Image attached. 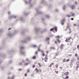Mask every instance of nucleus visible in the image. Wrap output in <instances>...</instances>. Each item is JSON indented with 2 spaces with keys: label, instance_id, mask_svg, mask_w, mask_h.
<instances>
[{
  "label": "nucleus",
  "instance_id": "49530a36",
  "mask_svg": "<svg viewBox=\"0 0 79 79\" xmlns=\"http://www.w3.org/2000/svg\"><path fill=\"white\" fill-rule=\"evenodd\" d=\"M26 61H28V60H29V59H26Z\"/></svg>",
  "mask_w": 79,
  "mask_h": 79
},
{
  "label": "nucleus",
  "instance_id": "6e6d98bb",
  "mask_svg": "<svg viewBox=\"0 0 79 79\" xmlns=\"http://www.w3.org/2000/svg\"><path fill=\"white\" fill-rule=\"evenodd\" d=\"M69 31H71V28H69Z\"/></svg>",
  "mask_w": 79,
  "mask_h": 79
},
{
  "label": "nucleus",
  "instance_id": "0e129e2a",
  "mask_svg": "<svg viewBox=\"0 0 79 79\" xmlns=\"http://www.w3.org/2000/svg\"><path fill=\"white\" fill-rule=\"evenodd\" d=\"M23 62H25V61H23Z\"/></svg>",
  "mask_w": 79,
  "mask_h": 79
},
{
  "label": "nucleus",
  "instance_id": "0eeeda50",
  "mask_svg": "<svg viewBox=\"0 0 79 79\" xmlns=\"http://www.w3.org/2000/svg\"><path fill=\"white\" fill-rule=\"evenodd\" d=\"M45 61L46 62H47V60H48V58L47 57H45L44 59Z\"/></svg>",
  "mask_w": 79,
  "mask_h": 79
},
{
  "label": "nucleus",
  "instance_id": "72a5a7b5",
  "mask_svg": "<svg viewBox=\"0 0 79 79\" xmlns=\"http://www.w3.org/2000/svg\"><path fill=\"white\" fill-rule=\"evenodd\" d=\"M77 47L78 49H79V44L77 45Z\"/></svg>",
  "mask_w": 79,
  "mask_h": 79
},
{
  "label": "nucleus",
  "instance_id": "b1692460",
  "mask_svg": "<svg viewBox=\"0 0 79 79\" xmlns=\"http://www.w3.org/2000/svg\"><path fill=\"white\" fill-rule=\"evenodd\" d=\"M55 73H56V74H58V73H59V72L58 71H55Z\"/></svg>",
  "mask_w": 79,
  "mask_h": 79
},
{
  "label": "nucleus",
  "instance_id": "c9c22d12",
  "mask_svg": "<svg viewBox=\"0 0 79 79\" xmlns=\"http://www.w3.org/2000/svg\"><path fill=\"white\" fill-rule=\"evenodd\" d=\"M55 44H57V41H55Z\"/></svg>",
  "mask_w": 79,
  "mask_h": 79
},
{
  "label": "nucleus",
  "instance_id": "5fc2aeb1",
  "mask_svg": "<svg viewBox=\"0 0 79 79\" xmlns=\"http://www.w3.org/2000/svg\"><path fill=\"white\" fill-rule=\"evenodd\" d=\"M8 79H10V77H8Z\"/></svg>",
  "mask_w": 79,
  "mask_h": 79
},
{
  "label": "nucleus",
  "instance_id": "de8ad7c7",
  "mask_svg": "<svg viewBox=\"0 0 79 79\" xmlns=\"http://www.w3.org/2000/svg\"><path fill=\"white\" fill-rule=\"evenodd\" d=\"M73 25L74 26H76V24H74Z\"/></svg>",
  "mask_w": 79,
  "mask_h": 79
},
{
  "label": "nucleus",
  "instance_id": "20e7f679",
  "mask_svg": "<svg viewBox=\"0 0 79 79\" xmlns=\"http://www.w3.org/2000/svg\"><path fill=\"white\" fill-rule=\"evenodd\" d=\"M42 72V70H41V69H39L38 70V71H36V73H41Z\"/></svg>",
  "mask_w": 79,
  "mask_h": 79
},
{
  "label": "nucleus",
  "instance_id": "603ef678",
  "mask_svg": "<svg viewBox=\"0 0 79 79\" xmlns=\"http://www.w3.org/2000/svg\"><path fill=\"white\" fill-rule=\"evenodd\" d=\"M8 13L9 15H10V12H9Z\"/></svg>",
  "mask_w": 79,
  "mask_h": 79
},
{
  "label": "nucleus",
  "instance_id": "680f3d73",
  "mask_svg": "<svg viewBox=\"0 0 79 79\" xmlns=\"http://www.w3.org/2000/svg\"><path fill=\"white\" fill-rule=\"evenodd\" d=\"M41 52H44V51H41Z\"/></svg>",
  "mask_w": 79,
  "mask_h": 79
},
{
  "label": "nucleus",
  "instance_id": "cd10ccee",
  "mask_svg": "<svg viewBox=\"0 0 79 79\" xmlns=\"http://www.w3.org/2000/svg\"><path fill=\"white\" fill-rule=\"evenodd\" d=\"M33 47H34V48L35 47H37V46L35 45H34L33 46Z\"/></svg>",
  "mask_w": 79,
  "mask_h": 79
},
{
  "label": "nucleus",
  "instance_id": "ddd939ff",
  "mask_svg": "<svg viewBox=\"0 0 79 79\" xmlns=\"http://www.w3.org/2000/svg\"><path fill=\"white\" fill-rule=\"evenodd\" d=\"M57 42L58 43H61V41L59 39L57 40Z\"/></svg>",
  "mask_w": 79,
  "mask_h": 79
},
{
  "label": "nucleus",
  "instance_id": "423d86ee",
  "mask_svg": "<svg viewBox=\"0 0 79 79\" xmlns=\"http://www.w3.org/2000/svg\"><path fill=\"white\" fill-rule=\"evenodd\" d=\"M50 49L51 50H55V48L53 47H52L50 48Z\"/></svg>",
  "mask_w": 79,
  "mask_h": 79
},
{
  "label": "nucleus",
  "instance_id": "4468645a",
  "mask_svg": "<svg viewBox=\"0 0 79 79\" xmlns=\"http://www.w3.org/2000/svg\"><path fill=\"white\" fill-rule=\"evenodd\" d=\"M38 64L40 67H41L42 66L41 64H40V63H38Z\"/></svg>",
  "mask_w": 79,
  "mask_h": 79
},
{
  "label": "nucleus",
  "instance_id": "39448f33",
  "mask_svg": "<svg viewBox=\"0 0 79 79\" xmlns=\"http://www.w3.org/2000/svg\"><path fill=\"white\" fill-rule=\"evenodd\" d=\"M67 28H68V29H69L70 27V26H69V23H68L67 24Z\"/></svg>",
  "mask_w": 79,
  "mask_h": 79
},
{
  "label": "nucleus",
  "instance_id": "864d4df0",
  "mask_svg": "<svg viewBox=\"0 0 79 79\" xmlns=\"http://www.w3.org/2000/svg\"><path fill=\"white\" fill-rule=\"evenodd\" d=\"M71 55H72L71 54H70L69 55V56H71Z\"/></svg>",
  "mask_w": 79,
  "mask_h": 79
},
{
  "label": "nucleus",
  "instance_id": "7c9ffc66",
  "mask_svg": "<svg viewBox=\"0 0 79 79\" xmlns=\"http://www.w3.org/2000/svg\"><path fill=\"white\" fill-rule=\"evenodd\" d=\"M75 56L76 57V56H77V53H76L75 54Z\"/></svg>",
  "mask_w": 79,
  "mask_h": 79
},
{
  "label": "nucleus",
  "instance_id": "393cba45",
  "mask_svg": "<svg viewBox=\"0 0 79 79\" xmlns=\"http://www.w3.org/2000/svg\"><path fill=\"white\" fill-rule=\"evenodd\" d=\"M29 72H30V70L29 69H27V73H29Z\"/></svg>",
  "mask_w": 79,
  "mask_h": 79
},
{
  "label": "nucleus",
  "instance_id": "dca6fc26",
  "mask_svg": "<svg viewBox=\"0 0 79 79\" xmlns=\"http://www.w3.org/2000/svg\"><path fill=\"white\" fill-rule=\"evenodd\" d=\"M64 21H65V19H64L61 20V22H64Z\"/></svg>",
  "mask_w": 79,
  "mask_h": 79
},
{
  "label": "nucleus",
  "instance_id": "69168bd1",
  "mask_svg": "<svg viewBox=\"0 0 79 79\" xmlns=\"http://www.w3.org/2000/svg\"><path fill=\"white\" fill-rule=\"evenodd\" d=\"M63 76H64V75H63L62 76V77H63Z\"/></svg>",
  "mask_w": 79,
  "mask_h": 79
},
{
  "label": "nucleus",
  "instance_id": "09e8293b",
  "mask_svg": "<svg viewBox=\"0 0 79 79\" xmlns=\"http://www.w3.org/2000/svg\"><path fill=\"white\" fill-rule=\"evenodd\" d=\"M71 19V20H74V19H73V18H72Z\"/></svg>",
  "mask_w": 79,
  "mask_h": 79
},
{
  "label": "nucleus",
  "instance_id": "13d9d810",
  "mask_svg": "<svg viewBox=\"0 0 79 79\" xmlns=\"http://www.w3.org/2000/svg\"><path fill=\"white\" fill-rule=\"evenodd\" d=\"M42 59L43 60H44V59L43 58H42Z\"/></svg>",
  "mask_w": 79,
  "mask_h": 79
},
{
  "label": "nucleus",
  "instance_id": "f3484780",
  "mask_svg": "<svg viewBox=\"0 0 79 79\" xmlns=\"http://www.w3.org/2000/svg\"><path fill=\"white\" fill-rule=\"evenodd\" d=\"M74 5H73L72 7V9L73 10V9H74Z\"/></svg>",
  "mask_w": 79,
  "mask_h": 79
},
{
  "label": "nucleus",
  "instance_id": "bf43d9fd",
  "mask_svg": "<svg viewBox=\"0 0 79 79\" xmlns=\"http://www.w3.org/2000/svg\"><path fill=\"white\" fill-rule=\"evenodd\" d=\"M73 51H74V50H75V49H73Z\"/></svg>",
  "mask_w": 79,
  "mask_h": 79
},
{
  "label": "nucleus",
  "instance_id": "5701e85b",
  "mask_svg": "<svg viewBox=\"0 0 79 79\" xmlns=\"http://www.w3.org/2000/svg\"><path fill=\"white\" fill-rule=\"evenodd\" d=\"M56 37L57 38H60V36L57 35L56 36Z\"/></svg>",
  "mask_w": 79,
  "mask_h": 79
},
{
  "label": "nucleus",
  "instance_id": "2eb2a0df",
  "mask_svg": "<svg viewBox=\"0 0 79 79\" xmlns=\"http://www.w3.org/2000/svg\"><path fill=\"white\" fill-rule=\"evenodd\" d=\"M55 67L56 68H58V64H57L56 65Z\"/></svg>",
  "mask_w": 79,
  "mask_h": 79
},
{
  "label": "nucleus",
  "instance_id": "f03ea898",
  "mask_svg": "<svg viewBox=\"0 0 79 79\" xmlns=\"http://www.w3.org/2000/svg\"><path fill=\"white\" fill-rule=\"evenodd\" d=\"M69 74V73L68 72H65L64 73V75L65 76H68Z\"/></svg>",
  "mask_w": 79,
  "mask_h": 79
},
{
  "label": "nucleus",
  "instance_id": "9d476101",
  "mask_svg": "<svg viewBox=\"0 0 79 79\" xmlns=\"http://www.w3.org/2000/svg\"><path fill=\"white\" fill-rule=\"evenodd\" d=\"M79 66H77L75 68V70L77 71L78 69V68H79Z\"/></svg>",
  "mask_w": 79,
  "mask_h": 79
},
{
  "label": "nucleus",
  "instance_id": "052dcab7",
  "mask_svg": "<svg viewBox=\"0 0 79 79\" xmlns=\"http://www.w3.org/2000/svg\"><path fill=\"white\" fill-rule=\"evenodd\" d=\"M10 29H11V28H9L8 30H10Z\"/></svg>",
  "mask_w": 79,
  "mask_h": 79
},
{
  "label": "nucleus",
  "instance_id": "774afa93",
  "mask_svg": "<svg viewBox=\"0 0 79 79\" xmlns=\"http://www.w3.org/2000/svg\"><path fill=\"white\" fill-rule=\"evenodd\" d=\"M78 27H79V25H78Z\"/></svg>",
  "mask_w": 79,
  "mask_h": 79
},
{
  "label": "nucleus",
  "instance_id": "7ed1b4c3",
  "mask_svg": "<svg viewBox=\"0 0 79 79\" xmlns=\"http://www.w3.org/2000/svg\"><path fill=\"white\" fill-rule=\"evenodd\" d=\"M64 45H63V44H62L60 46V49H62V48H63L64 47Z\"/></svg>",
  "mask_w": 79,
  "mask_h": 79
},
{
  "label": "nucleus",
  "instance_id": "3c124183",
  "mask_svg": "<svg viewBox=\"0 0 79 79\" xmlns=\"http://www.w3.org/2000/svg\"><path fill=\"white\" fill-rule=\"evenodd\" d=\"M75 3H76L77 4V2H75Z\"/></svg>",
  "mask_w": 79,
  "mask_h": 79
},
{
  "label": "nucleus",
  "instance_id": "a18cd8bd",
  "mask_svg": "<svg viewBox=\"0 0 79 79\" xmlns=\"http://www.w3.org/2000/svg\"><path fill=\"white\" fill-rule=\"evenodd\" d=\"M20 65H22V63H20Z\"/></svg>",
  "mask_w": 79,
  "mask_h": 79
},
{
  "label": "nucleus",
  "instance_id": "338daca9",
  "mask_svg": "<svg viewBox=\"0 0 79 79\" xmlns=\"http://www.w3.org/2000/svg\"><path fill=\"white\" fill-rule=\"evenodd\" d=\"M46 56L47 57V55H46Z\"/></svg>",
  "mask_w": 79,
  "mask_h": 79
},
{
  "label": "nucleus",
  "instance_id": "f257e3e1",
  "mask_svg": "<svg viewBox=\"0 0 79 79\" xmlns=\"http://www.w3.org/2000/svg\"><path fill=\"white\" fill-rule=\"evenodd\" d=\"M71 39V37H67L66 38V40H65V42H69V41L70 40V39Z\"/></svg>",
  "mask_w": 79,
  "mask_h": 79
},
{
  "label": "nucleus",
  "instance_id": "c03bdc74",
  "mask_svg": "<svg viewBox=\"0 0 79 79\" xmlns=\"http://www.w3.org/2000/svg\"><path fill=\"white\" fill-rule=\"evenodd\" d=\"M38 51H40V48H38Z\"/></svg>",
  "mask_w": 79,
  "mask_h": 79
},
{
  "label": "nucleus",
  "instance_id": "f8f14e48",
  "mask_svg": "<svg viewBox=\"0 0 79 79\" xmlns=\"http://www.w3.org/2000/svg\"><path fill=\"white\" fill-rule=\"evenodd\" d=\"M76 64H77V65L79 66V61L77 62Z\"/></svg>",
  "mask_w": 79,
  "mask_h": 79
},
{
  "label": "nucleus",
  "instance_id": "9b49d317",
  "mask_svg": "<svg viewBox=\"0 0 79 79\" xmlns=\"http://www.w3.org/2000/svg\"><path fill=\"white\" fill-rule=\"evenodd\" d=\"M54 64V63H52L49 66V67H52V65H53Z\"/></svg>",
  "mask_w": 79,
  "mask_h": 79
},
{
  "label": "nucleus",
  "instance_id": "79ce46f5",
  "mask_svg": "<svg viewBox=\"0 0 79 79\" xmlns=\"http://www.w3.org/2000/svg\"><path fill=\"white\" fill-rule=\"evenodd\" d=\"M50 39V38H48L46 39V40H48Z\"/></svg>",
  "mask_w": 79,
  "mask_h": 79
},
{
  "label": "nucleus",
  "instance_id": "2f4dec72",
  "mask_svg": "<svg viewBox=\"0 0 79 79\" xmlns=\"http://www.w3.org/2000/svg\"><path fill=\"white\" fill-rule=\"evenodd\" d=\"M70 60L69 59H67L66 60V61L67 62H68Z\"/></svg>",
  "mask_w": 79,
  "mask_h": 79
},
{
  "label": "nucleus",
  "instance_id": "f704fd0d",
  "mask_svg": "<svg viewBox=\"0 0 79 79\" xmlns=\"http://www.w3.org/2000/svg\"><path fill=\"white\" fill-rule=\"evenodd\" d=\"M54 29V28L51 29H50V31H53V30Z\"/></svg>",
  "mask_w": 79,
  "mask_h": 79
},
{
  "label": "nucleus",
  "instance_id": "37998d69",
  "mask_svg": "<svg viewBox=\"0 0 79 79\" xmlns=\"http://www.w3.org/2000/svg\"><path fill=\"white\" fill-rule=\"evenodd\" d=\"M46 53L47 54L48 53V51H46Z\"/></svg>",
  "mask_w": 79,
  "mask_h": 79
},
{
  "label": "nucleus",
  "instance_id": "4c0bfd02",
  "mask_svg": "<svg viewBox=\"0 0 79 79\" xmlns=\"http://www.w3.org/2000/svg\"><path fill=\"white\" fill-rule=\"evenodd\" d=\"M61 24H62V25H64V22H62V23H61Z\"/></svg>",
  "mask_w": 79,
  "mask_h": 79
},
{
  "label": "nucleus",
  "instance_id": "6ab92c4d",
  "mask_svg": "<svg viewBox=\"0 0 79 79\" xmlns=\"http://www.w3.org/2000/svg\"><path fill=\"white\" fill-rule=\"evenodd\" d=\"M28 64H29L28 63H26L24 64L25 66H27V65H28Z\"/></svg>",
  "mask_w": 79,
  "mask_h": 79
},
{
  "label": "nucleus",
  "instance_id": "c85d7f7f",
  "mask_svg": "<svg viewBox=\"0 0 79 79\" xmlns=\"http://www.w3.org/2000/svg\"><path fill=\"white\" fill-rule=\"evenodd\" d=\"M35 71H38V69L37 68H36L35 69Z\"/></svg>",
  "mask_w": 79,
  "mask_h": 79
},
{
  "label": "nucleus",
  "instance_id": "ea45409f",
  "mask_svg": "<svg viewBox=\"0 0 79 79\" xmlns=\"http://www.w3.org/2000/svg\"><path fill=\"white\" fill-rule=\"evenodd\" d=\"M21 70H22V69H19V71H21Z\"/></svg>",
  "mask_w": 79,
  "mask_h": 79
},
{
  "label": "nucleus",
  "instance_id": "6e6552de",
  "mask_svg": "<svg viewBox=\"0 0 79 79\" xmlns=\"http://www.w3.org/2000/svg\"><path fill=\"white\" fill-rule=\"evenodd\" d=\"M63 79H69V76H67L65 77V78H64V77H63Z\"/></svg>",
  "mask_w": 79,
  "mask_h": 79
},
{
  "label": "nucleus",
  "instance_id": "473e14b6",
  "mask_svg": "<svg viewBox=\"0 0 79 79\" xmlns=\"http://www.w3.org/2000/svg\"><path fill=\"white\" fill-rule=\"evenodd\" d=\"M15 77L14 76H13L11 77V79H14V77Z\"/></svg>",
  "mask_w": 79,
  "mask_h": 79
},
{
  "label": "nucleus",
  "instance_id": "c756f323",
  "mask_svg": "<svg viewBox=\"0 0 79 79\" xmlns=\"http://www.w3.org/2000/svg\"><path fill=\"white\" fill-rule=\"evenodd\" d=\"M45 53H43V54H42V56H45Z\"/></svg>",
  "mask_w": 79,
  "mask_h": 79
},
{
  "label": "nucleus",
  "instance_id": "412c9836",
  "mask_svg": "<svg viewBox=\"0 0 79 79\" xmlns=\"http://www.w3.org/2000/svg\"><path fill=\"white\" fill-rule=\"evenodd\" d=\"M66 59H64L63 60V62H66Z\"/></svg>",
  "mask_w": 79,
  "mask_h": 79
},
{
  "label": "nucleus",
  "instance_id": "4be33fe9",
  "mask_svg": "<svg viewBox=\"0 0 79 79\" xmlns=\"http://www.w3.org/2000/svg\"><path fill=\"white\" fill-rule=\"evenodd\" d=\"M67 16L68 18H69V17H71V15H67Z\"/></svg>",
  "mask_w": 79,
  "mask_h": 79
},
{
  "label": "nucleus",
  "instance_id": "a19ab883",
  "mask_svg": "<svg viewBox=\"0 0 79 79\" xmlns=\"http://www.w3.org/2000/svg\"><path fill=\"white\" fill-rule=\"evenodd\" d=\"M37 53H38V52H37V51L35 53V54L36 55H37Z\"/></svg>",
  "mask_w": 79,
  "mask_h": 79
},
{
  "label": "nucleus",
  "instance_id": "bb28decb",
  "mask_svg": "<svg viewBox=\"0 0 79 79\" xmlns=\"http://www.w3.org/2000/svg\"><path fill=\"white\" fill-rule=\"evenodd\" d=\"M35 67V65H33L32 66V68H34Z\"/></svg>",
  "mask_w": 79,
  "mask_h": 79
},
{
  "label": "nucleus",
  "instance_id": "4d7b16f0",
  "mask_svg": "<svg viewBox=\"0 0 79 79\" xmlns=\"http://www.w3.org/2000/svg\"><path fill=\"white\" fill-rule=\"evenodd\" d=\"M63 9L64 10H65V8H63Z\"/></svg>",
  "mask_w": 79,
  "mask_h": 79
},
{
  "label": "nucleus",
  "instance_id": "1a4fd4ad",
  "mask_svg": "<svg viewBox=\"0 0 79 79\" xmlns=\"http://www.w3.org/2000/svg\"><path fill=\"white\" fill-rule=\"evenodd\" d=\"M54 31H55L56 32L57 31V27H55L54 28Z\"/></svg>",
  "mask_w": 79,
  "mask_h": 79
},
{
  "label": "nucleus",
  "instance_id": "a878e982",
  "mask_svg": "<svg viewBox=\"0 0 79 79\" xmlns=\"http://www.w3.org/2000/svg\"><path fill=\"white\" fill-rule=\"evenodd\" d=\"M27 76V73H25V74H24V76L25 77H26Z\"/></svg>",
  "mask_w": 79,
  "mask_h": 79
},
{
  "label": "nucleus",
  "instance_id": "e433bc0d",
  "mask_svg": "<svg viewBox=\"0 0 79 79\" xmlns=\"http://www.w3.org/2000/svg\"><path fill=\"white\" fill-rule=\"evenodd\" d=\"M77 59L78 60H79V56H77Z\"/></svg>",
  "mask_w": 79,
  "mask_h": 79
},
{
  "label": "nucleus",
  "instance_id": "aec40b11",
  "mask_svg": "<svg viewBox=\"0 0 79 79\" xmlns=\"http://www.w3.org/2000/svg\"><path fill=\"white\" fill-rule=\"evenodd\" d=\"M33 59H35L36 58V56H34L32 57Z\"/></svg>",
  "mask_w": 79,
  "mask_h": 79
},
{
  "label": "nucleus",
  "instance_id": "a211bd4d",
  "mask_svg": "<svg viewBox=\"0 0 79 79\" xmlns=\"http://www.w3.org/2000/svg\"><path fill=\"white\" fill-rule=\"evenodd\" d=\"M72 13H73V12L71 13V14H72V16H74L75 14H74V13H73V14H72Z\"/></svg>",
  "mask_w": 79,
  "mask_h": 79
},
{
  "label": "nucleus",
  "instance_id": "e2e57ef3",
  "mask_svg": "<svg viewBox=\"0 0 79 79\" xmlns=\"http://www.w3.org/2000/svg\"><path fill=\"white\" fill-rule=\"evenodd\" d=\"M23 47H21V48H23Z\"/></svg>",
  "mask_w": 79,
  "mask_h": 79
},
{
  "label": "nucleus",
  "instance_id": "58836bf2",
  "mask_svg": "<svg viewBox=\"0 0 79 79\" xmlns=\"http://www.w3.org/2000/svg\"><path fill=\"white\" fill-rule=\"evenodd\" d=\"M60 69H63V67H60Z\"/></svg>",
  "mask_w": 79,
  "mask_h": 79
},
{
  "label": "nucleus",
  "instance_id": "8fccbe9b",
  "mask_svg": "<svg viewBox=\"0 0 79 79\" xmlns=\"http://www.w3.org/2000/svg\"><path fill=\"white\" fill-rule=\"evenodd\" d=\"M69 33L70 34H71V31H69Z\"/></svg>",
  "mask_w": 79,
  "mask_h": 79
}]
</instances>
